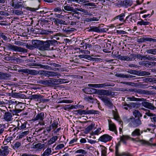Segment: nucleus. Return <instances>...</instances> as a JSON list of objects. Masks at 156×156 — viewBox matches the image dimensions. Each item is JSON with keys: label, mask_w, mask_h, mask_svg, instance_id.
<instances>
[{"label": "nucleus", "mask_w": 156, "mask_h": 156, "mask_svg": "<svg viewBox=\"0 0 156 156\" xmlns=\"http://www.w3.org/2000/svg\"><path fill=\"white\" fill-rule=\"evenodd\" d=\"M97 94L103 96H113L115 95V92L111 90H100L97 91Z\"/></svg>", "instance_id": "obj_7"}, {"label": "nucleus", "mask_w": 156, "mask_h": 156, "mask_svg": "<svg viewBox=\"0 0 156 156\" xmlns=\"http://www.w3.org/2000/svg\"><path fill=\"white\" fill-rule=\"evenodd\" d=\"M112 114L114 116V118L115 119H117L119 118V116L118 115V112L116 111H115L113 110L112 111Z\"/></svg>", "instance_id": "obj_54"}, {"label": "nucleus", "mask_w": 156, "mask_h": 156, "mask_svg": "<svg viewBox=\"0 0 156 156\" xmlns=\"http://www.w3.org/2000/svg\"><path fill=\"white\" fill-rule=\"evenodd\" d=\"M15 14L17 15H20L23 14V12L22 10H16L14 12Z\"/></svg>", "instance_id": "obj_57"}, {"label": "nucleus", "mask_w": 156, "mask_h": 156, "mask_svg": "<svg viewBox=\"0 0 156 156\" xmlns=\"http://www.w3.org/2000/svg\"><path fill=\"white\" fill-rule=\"evenodd\" d=\"M13 137H9L6 138L4 141V143L10 142L11 143L10 141L12 140Z\"/></svg>", "instance_id": "obj_60"}, {"label": "nucleus", "mask_w": 156, "mask_h": 156, "mask_svg": "<svg viewBox=\"0 0 156 156\" xmlns=\"http://www.w3.org/2000/svg\"><path fill=\"white\" fill-rule=\"evenodd\" d=\"M0 155L2 156H5L7 155L9 152V147L8 146H5L2 147L1 149H0Z\"/></svg>", "instance_id": "obj_17"}, {"label": "nucleus", "mask_w": 156, "mask_h": 156, "mask_svg": "<svg viewBox=\"0 0 156 156\" xmlns=\"http://www.w3.org/2000/svg\"><path fill=\"white\" fill-rule=\"evenodd\" d=\"M150 72L146 71H141L140 73V75L141 76H148L151 74Z\"/></svg>", "instance_id": "obj_50"}, {"label": "nucleus", "mask_w": 156, "mask_h": 156, "mask_svg": "<svg viewBox=\"0 0 156 156\" xmlns=\"http://www.w3.org/2000/svg\"><path fill=\"white\" fill-rule=\"evenodd\" d=\"M54 15L56 17L59 18H62L64 17V15H63L62 13H61L60 14L55 13L54 14Z\"/></svg>", "instance_id": "obj_63"}, {"label": "nucleus", "mask_w": 156, "mask_h": 156, "mask_svg": "<svg viewBox=\"0 0 156 156\" xmlns=\"http://www.w3.org/2000/svg\"><path fill=\"white\" fill-rule=\"evenodd\" d=\"M127 99L130 101H143L144 99V98H136L134 97H128Z\"/></svg>", "instance_id": "obj_37"}, {"label": "nucleus", "mask_w": 156, "mask_h": 156, "mask_svg": "<svg viewBox=\"0 0 156 156\" xmlns=\"http://www.w3.org/2000/svg\"><path fill=\"white\" fill-rule=\"evenodd\" d=\"M53 33V31H47L46 30H42L40 32L39 34L41 35H48L49 34H52Z\"/></svg>", "instance_id": "obj_39"}, {"label": "nucleus", "mask_w": 156, "mask_h": 156, "mask_svg": "<svg viewBox=\"0 0 156 156\" xmlns=\"http://www.w3.org/2000/svg\"><path fill=\"white\" fill-rule=\"evenodd\" d=\"M117 76L118 77L122 78H132L134 77V76L130 75L129 74H124L123 73H119L117 74Z\"/></svg>", "instance_id": "obj_26"}, {"label": "nucleus", "mask_w": 156, "mask_h": 156, "mask_svg": "<svg viewBox=\"0 0 156 156\" xmlns=\"http://www.w3.org/2000/svg\"><path fill=\"white\" fill-rule=\"evenodd\" d=\"M28 65L30 66H39L40 68H44L45 69H52L51 67L49 66L46 65H43L40 64H37L34 63H28Z\"/></svg>", "instance_id": "obj_15"}, {"label": "nucleus", "mask_w": 156, "mask_h": 156, "mask_svg": "<svg viewBox=\"0 0 156 156\" xmlns=\"http://www.w3.org/2000/svg\"><path fill=\"white\" fill-rule=\"evenodd\" d=\"M58 123L57 121L55 120H54L53 121L52 124L50 125L52 128V129L53 130V131H55L58 127Z\"/></svg>", "instance_id": "obj_40"}, {"label": "nucleus", "mask_w": 156, "mask_h": 156, "mask_svg": "<svg viewBox=\"0 0 156 156\" xmlns=\"http://www.w3.org/2000/svg\"><path fill=\"white\" fill-rule=\"evenodd\" d=\"M143 133V131H141L140 129L136 128L132 132L131 135L133 137L139 136Z\"/></svg>", "instance_id": "obj_18"}, {"label": "nucleus", "mask_w": 156, "mask_h": 156, "mask_svg": "<svg viewBox=\"0 0 156 156\" xmlns=\"http://www.w3.org/2000/svg\"><path fill=\"white\" fill-rule=\"evenodd\" d=\"M27 124V121H25L23 122H21L20 121L18 122L17 126L19 127V129H23L26 128Z\"/></svg>", "instance_id": "obj_23"}, {"label": "nucleus", "mask_w": 156, "mask_h": 156, "mask_svg": "<svg viewBox=\"0 0 156 156\" xmlns=\"http://www.w3.org/2000/svg\"><path fill=\"white\" fill-rule=\"evenodd\" d=\"M133 115L135 118H139L142 116V114L138 110H135L133 112Z\"/></svg>", "instance_id": "obj_30"}, {"label": "nucleus", "mask_w": 156, "mask_h": 156, "mask_svg": "<svg viewBox=\"0 0 156 156\" xmlns=\"http://www.w3.org/2000/svg\"><path fill=\"white\" fill-rule=\"evenodd\" d=\"M0 37L5 40H8V37L4 34L3 33H0Z\"/></svg>", "instance_id": "obj_64"}, {"label": "nucleus", "mask_w": 156, "mask_h": 156, "mask_svg": "<svg viewBox=\"0 0 156 156\" xmlns=\"http://www.w3.org/2000/svg\"><path fill=\"white\" fill-rule=\"evenodd\" d=\"M137 24L141 26L142 25L146 26L149 25L150 24V23L147 21L146 20H143L142 19H141L140 21H138L137 22Z\"/></svg>", "instance_id": "obj_31"}, {"label": "nucleus", "mask_w": 156, "mask_h": 156, "mask_svg": "<svg viewBox=\"0 0 156 156\" xmlns=\"http://www.w3.org/2000/svg\"><path fill=\"white\" fill-rule=\"evenodd\" d=\"M11 6L15 9H19L23 7L22 2H20L18 0H13L11 2Z\"/></svg>", "instance_id": "obj_9"}, {"label": "nucleus", "mask_w": 156, "mask_h": 156, "mask_svg": "<svg viewBox=\"0 0 156 156\" xmlns=\"http://www.w3.org/2000/svg\"><path fill=\"white\" fill-rule=\"evenodd\" d=\"M112 137L107 134H104L100 136L99 140V141L102 142L106 143L111 140Z\"/></svg>", "instance_id": "obj_10"}, {"label": "nucleus", "mask_w": 156, "mask_h": 156, "mask_svg": "<svg viewBox=\"0 0 156 156\" xmlns=\"http://www.w3.org/2000/svg\"><path fill=\"white\" fill-rule=\"evenodd\" d=\"M74 12V13L72 14L74 18L75 17L77 18V19H79L80 17L78 16V15L79 14H80V13L76 11L75 10Z\"/></svg>", "instance_id": "obj_53"}, {"label": "nucleus", "mask_w": 156, "mask_h": 156, "mask_svg": "<svg viewBox=\"0 0 156 156\" xmlns=\"http://www.w3.org/2000/svg\"><path fill=\"white\" fill-rule=\"evenodd\" d=\"M144 58L149 60L156 61V58H155L154 56L152 55H145Z\"/></svg>", "instance_id": "obj_41"}, {"label": "nucleus", "mask_w": 156, "mask_h": 156, "mask_svg": "<svg viewBox=\"0 0 156 156\" xmlns=\"http://www.w3.org/2000/svg\"><path fill=\"white\" fill-rule=\"evenodd\" d=\"M8 77L9 75L7 73L0 72V80H6Z\"/></svg>", "instance_id": "obj_36"}, {"label": "nucleus", "mask_w": 156, "mask_h": 156, "mask_svg": "<svg viewBox=\"0 0 156 156\" xmlns=\"http://www.w3.org/2000/svg\"><path fill=\"white\" fill-rule=\"evenodd\" d=\"M117 58L121 60L126 61H132L131 58H130L129 56L121 55H118L117 56Z\"/></svg>", "instance_id": "obj_22"}, {"label": "nucleus", "mask_w": 156, "mask_h": 156, "mask_svg": "<svg viewBox=\"0 0 156 156\" xmlns=\"http://www.w3.org/2000/svg\"><path fill=\"white\" fill-rule=\"evenodd\" d=\"M142 105L145 107L151 110L156 109V107L151 103L148 102H144L142 103Z\"/></svg>", "instance_id": "obj_13"}, {"label": "nucleus", "mask_w": 156, "mask_h": 156, "mask_svg": "<svg viewBox=\"0 0 156 156\" xmlns=\"http://www.w3.org/2000/svg\"><path fill=\"white\" fill-rule=\"evenodd\" d=\"M153 62H151L146 61L144 62H142L141 65L147 67H151L153 66Z\"/></svg>", "instance_id": "obj_29"}, {"label": "nucleus", "mask_w": 156, "mask_h": 156, "mask_svg": "<svg viewBox=\"0 0 156 156\" xmlns=\"http://www.w3.org/2000/svg\"><path fill=\"white\" fill-rule=\"evenodd\" d=\"M64 146V145L63 144H60L57 146L55 148V149L56 150H58L62 148Z\"/></svg>", "instance_id": "obj_59"}, {"label": "nucleus", "mask_w": 156, "mask_h": 156, "mask_svg": "<svg viewBox=\"0 0 156 156\" xmlns=\"http://www.w3.org/2000/svg\"><path fill=\"white\" fill-rule=\"evenodd\" d=\"M51 82H52L51 80H41L40 83H41V84H42L51 85L52 84V83H51Z\"/></svg>", "instance_id": "obj_42"}, {"label": "nucleus", "mask_w": 156, "mask_h": 156, "mask_svg": "<svg viewBox=\"0 0 156 156\" xmlns=\"http://www.w3.org/2000/svg\"><path fill=\"white\" fill-rule=\"evenodd\" d=\"M136 142H140L142 145L147 146H156V144H151L148 142L144 140L136 139L135 140Z\"/></svg>", "instance_id": "obj_16"}, {"label": "nucleus", "mask_w": 156, "mask_h": 156, "mask_svg": "<svg viewBox=\"0 0 156 156\" xmlns=\"http://www.w3.org/2000/svg\"><path fill=\"white\" fill-rule=\"evenodd\" d=\"M45 113L44 112H40L35 116L34 117V120L35 121H38L39 124L41 126H44V119L45 117Z\"/></svg>", "instance_id": "obj_3"}, {"label": "nucleus", "mask_w": 156, "mask_h": 156, "mask_svg": "<svg viewBox=\"0 0 156 156\" xmlns=\"http://www.w3.org/2000/svg\"><path fill=\"white\" fill-rule=\"evenodd\" d=\"M145 114L148 116H151V121L153 122H156V115L154 114L151 113H150L149 111L147 112H146Z\"/></svg>", "instance_id": "obj_25"}, {"label": "nucleus", "mask_w": 156, "mask_h": 156, "mask_svg": "<svg viewBox=\"0 0 156 156\" xmlns=\"http://www.w3.org/2000/svg\"><path fill=\"white\" fill-rule=\"evenodd\" d=\"M120 145L119 144H117L115 146V156H131V154L129 153L123 152L119 153V152L118 148Z\"/></svg>", "instance_id": "obj_14"}, {"label": "nucleus", "mask_w": 156, "mask_h": 156, "mask_svg": "<svg viewBox=\"0 0 156 156\" xmlns=\"http://www.w3.org/2000/svg\"><path fill=\"white\" fill-rule=\"evenodd\" d=\"M41 96L40 94H34L32 95L31 97V99H39L41 98Z\"/></svg>", "instance_id": "obj_55"}, {"label": "nucleus", "mask_w": 156, "mask_h": 156, "mask_svg": "<svg viewBox=\"0 0 156 156\" xmlns=\"http://www.w3.org/2000/svg\"><path fill=\"white\" fill-rule=\"evenodd\" d=\"M99 98L106 106L109 107H113V104L112 102V99L111 98L106 96H101Z\"/></svg>", "instance_id": "obj_6"}, {"label": "nucleus", "mask_w": 156, "mask_h": 156, "mask_svg": "<svg viewBox=\"0 0 156 156\" xmlns=\"http://www.w3.org/2000/svg\"><path fill=\"white\" fill-rule=\"evenodd\" d=\"M101 128H98L97 130L94 131H92L90 133V136L89 137L90 138H92L93 139H95V137L94 136L96 135H98L101 132Z\"/></svg>", "instance_id": "obj_20"}, {"label": "nucleus", "mask_w": 156, "mask_h": 156, "mask_svg": "<svg viewBox=\"0 0 156 156\" xmlns=\"http://www.w3.org/2000/svg\"><path fill=\"white\" fill-rule=\"evenodd\" d=\"M94 101H95V100L92 97L91 95L88 96V104L89 103L93 104ZM90 105L88 104V105Z\"/></svg>", "instance_id": "obj_58"}, {"label": "nucleus", "mask_w": 156, "mask_h": 156, "mask_svg": "<svg viewBox=\"0 0 156 156\" xmlns=\"http://www.w3.org/2000/svg\"><path fill=\"white\" fill-rule=\"evenodd\" d=\"M75 112H77V113L80 115H82L88 113V112L87 111L84 110H82L81 109L77 110H76Z\"/></svg>", "instance_id": "obj_44"}, {"label": "nucleus", "mask_w": 156, "mask_h": 156, "mask_svg": "<svg viewBox=\"0 0 156 156\" xmlns=\"http://www.w3.org/2000/svg\"><path fill=\"white\" fill-rule=\"evenodd\" d=\"M63 30L66 33H69L70 32H72L74 31H76V30L74 28H68L67 29H66V28L65 29H64Z\"/></svg>", "instance_id": "obj_45"}, {"label": "nucleus", "mask_w": 156, "mask_h": 156, "mask_svg": "<svg viewBox=\"0 0 156 156\" xmlns=\"http://www.w3.org/2000/svg\"><path fill=\"white\" fill-rule=\"evenodd\" d=\"M99 112L97 110H88V114H98Z\"/></svg>", "instance_id": "obj_51"}, {"label": "nucleus", "mask_w": 156, "mask_h": 156, "mask_svg": "<svg viewBox=\"0 0 156 156\" xmlns=\"http://www.w3.org/2000/svg\"><path fill=\"white\" fill-rule=\"evenodd\" d=\"M9 49H11L15 51H19L21 52H26L27 50L20 47L17 46L10 44H8L6 45Z\"/></svg>", "instance_id": "obj_4"}, {"label": "nucleus", "mask_w": 156, "mask_h": 156, "mask_svg": "<svg viewBox=\"0 0 156 156\" xmlns=\"http://www.w3.org/2000/svg\"><path fill=\"white\" fill-rule=\"evenodd\" d=\"M2 112H5L4 115H3V119L7 122H9L13 119L12 116L10 112L8 111L6 112L5 110H1Z\"/></svg>", "instance_id": "obj_8"}, {"label": "nucleus", "mask_w": 156, "mask_h": 156, "mask_svg": "<svg viewBox=\"0 0 156 156\" xmlns=\"http://www.w3.org/2000/svg\"><path fill=\"white\" fill-rule=\"evenodd\" d=\"M110 86V84L108 83L101 84H88V87H93L95 88H101L105 87H108Z\"/></svg>", "instance_id": "obj_12"}, {"label": "nucleus", "mask_w": 156, "mask_h": 156, "mask_svg": "<svg viewBox=\"0 0 156 156\" xmlns=\"http://www.w3.org/2000/svg\"><path fill=\"white\" fill-rule=\"evenodd\" d=\"M155 38H149V37H146L142 39H140L141 41H148L150 42H152L153 43H156V37H155Z\"/></svg>", "instance_id": "obj_33"}, {"label": "nucleus", "mask_w": 156, "mask_h": 156, "mask_svg": "<svg viewBox=\"0 0 156 156\" xmlns=\"http://www.w3.org/2000/svg\"><path fill=\"white\" fill-rule=\"evenodd\" d=\"M126 122L129 123L128 126L130 127L136 128L140 126L142 123L140 119H135L133 116L127 119Z\"/></svg>", "instance_id": "obj_2"}, {"label": "nucleus", "mask_w": 156, "mask_h": 156, "mask_svg": "<svg viewBox=\"0 0 156 156\" xmlns=\"http://www.w3.org/2000/svg\"><path fill=\"white\" fill-rule=\"evenodd\" d=\"M96 128L95 123L90 121H88V132Z\"/></svg>", "instance_id": "obj_27"}, {"label": "nucleus", "mask_w": 156, "mask_h": 156, "mask_svg": "<svg viewBox=\"0 0 156 156\" xmlns=\"http://www.w3.org/2000/svg\"><path fill=\"white\" fill-rule=\"evenodd\" d=\"M51 80V83H52V84H60V79H53Z\"/></svg>", "instance_id": "obj_62"}, {"label": "nucleus", "mask_w": 156, "mask_h": 156, "mask_svg": "<svg viewBox=\"0 0 156 156\" xmlns=\"http://www.w3.org/2000/svg\"><path fill=\"white\" fill-rule=\"evenodd\" d=\"M69 80L66 79H60V84L66 83L69 82Z\"/></svg>", "instance_id": "obj_61"}, {"label": "nucleus", "mask_w": 156, "mask_h": 156, "mask_svg": "<svg viewBox=\"0 0 156 156\" xmlns=\"http://www.w3.org/2000/svg\"><path fill=\"white\" fill-rule=\"evenodd\" d=\"M99 18L93 17H88V22L93 21H98Z\"/></svg>", "instance_id": "obj_52"}, {"label": "nucleus", "mask_w": 156, "mask_h": 156, "mask_svg": "<svg viewBox=\"0 0 156 156\" xmlns=\"http://www.w3.org/2000/svg\"><path fill=\"white\" fill-rule=\"evenodd\" d=\"M51 148H48L43 152L42 155L43 156H48L51 154Z\"/></svg>", "instance_id": "obj_38"}, {"label": "nucleus", "mask_w": 156, "mask_h": 156, "mask_svg": "<svg viewBox=\"0 0 156 156\" xmlns=\"http://www.w3.org/2000/svg\"><path fill=\"white\" fill-rule=\"evenodd\" d=\"M109 129L112 131H114L115 134L117 133L116 130V128L115 125L112 121L109 122Z\"/></svg>", "instance_id": "obj_19"}, {"label": "nucleus", "mask_w": 156, "mask_h": 156, "mask_svg": "<svg viewBox=\"0 0 156 156\" xmlns=\"http://www.w3.org/2000/svg\"><path fill=\"white\" fill-rule=\"evenodd\" d=\"M62 11H65L64 10L67 11H71L73 12L75 11V10L73 8L70 6L69 5H64L62 7Z\"/></svg>", "instance_id": "obj_21"}, {"label": "nucleus", "mask_w": 156, "mask_h": 156, "mask_svg": "<svg viewBox=\"0 0 156 156\" xmlns=\"http://www.w3.org/2000/svg\"><path fill=\"white\" fill-rule=\"evenodd\" d=\"M96 92V89L90 87H88V94H92L95 93Z\"/></svg>", "instance_id": "obj_48"}, {"label": "nucleus", "mask_w": 156, "mask_h": 156, "mask_svg": "<svg viewBox=\"0 0 156 156\" xmlns=\"http://www.w3.org/2000/svg\"><path fill=\"white\" fill-rule=\"evenodd\" d=\"M79 22L78 21H76L75 20H74L70 22H69V23H70L71 25L73 26L78 25Z\"/></svg>", "instance_id": "obj_56"}, {"label": "nucleus", "mask_w": 156, "mask_h": 156, "mask_svg": "<svg viewBox=\"0 0 156 156\" xmlns=\"http://www.w3.org/2000/svg\"><path fill=\"white\" fill-rule=\"evenodd\" d=\"M137 105L136 103L131 102L129 104H126L124 106H127L128 107L135 108Z\"/></svg>", "instance_id": "obj_49"}, {"label": "nucleus", "mask_w": 156, "mask_h": 156, "mask_svg": "<svg viewBox=\"0 0 156 156\" xmlns=\"http://www.w3.org/2000/svg\"><path fill=\"white\" fill-rule=\"evenodd\" d=\"M128 91L130 92H134L135 93H137L139 94H143L153 95L154 94V93L151 91L137 89H129Z\"/></svg>", "instance_id": "obj_5"}, {"label": "nucleus", "mask_w": 156, "mask_h": 156, "mask_svg": "<svg viewBox=\"0 0 156 156\" xmlns=\"http://www.w3.org/2000/svg\"><path fill=\"white\" fill-rule=\"evenodd\" d=\"M132 3L131 0H126L123 2V5L126 7L131 6Z\"/></svg>", "instance_id": "obj_35"}, {"label": "nucleus", "mask_w": 156, "mask_h": 156, "mask_svg": "<svg viewBox=\"0 0 156 156\" xmlns=\"http://www.w3.org/2000/svg\"><path fill=\"white\" fill-rule=\"evenodd\" d=\"M90 27L89 29L88 27V31H94L98 33L105 31L104 28L100 29V27H97L94 26H91L90 25Z\"/></svg>", "instance_id": "obj_11"}, {"label": "nucleus", "mask_w": 156, "mask_h": 156, "mask_svg": "<svg viewBox=\"0 0 156 156\" xmlns=\"http://www.w3.org/2000/svg\"><path fill=\"white\" fill-rule=\"evenodd\" d=\"M57 42L56 40H48L46 41L39 40H33L32 44L35 48H37L41 51H49L53 49L52 45L55 44Z\"/></svg>", "instance_id": "obj_1"}, {"label": "nucleus", "mask_w": 156, "mask_h": 156, "mask_svg": "<svg viewBox=\"0 0 156 156\" xmlns=\"http://www.w3.org/2000/svg\"><path fill=\"white\" fill-rule=\"evenodd\" d=\"M58 138V137L57 136H53L48 141V145H51L54 143L56 140H57Z\"/></svg>", "instance_id": "obj_34"}, {"label": "nucleus", "mask_w": 156, "mask_h": 156, "mask_svg": "<svg viewBox=\"0 0 156 156\" xmlns=\"http://www.w3.org/2000/svg\"><path fill=\"white\" fill-rule=\"evenodd\" d=\"M125 16V14L124 13H122L119 15L116 16L114 19V20L119 19L121 21H123L124 22L126 23V20H124V17Z\"/></svg>", "instance_id": "obj_24"}, {"label": "nucleus", "mask_w": 156, "mask_h": 156, "mask_svg": "<svg viewBox=\"0 0 156 156\" xmlns=\"http://www.w3.org/2000/svg\"><path fill=\"white\" fill-rule=\"evenodd\" d=\"M21 145V143L20 142H16L14 145L13 148L14 149H17Z\"/></svg>", "instance_id": "obj_47"}, {"label": "nucleus", "mask_w": 156, "mask_h": 156, "mask_svg": "<svg viewBox=\"0 0 156 156\" xmlns=\"http://www.w3.org/2000/svg\"><path fill=\"white\" fill-rule=\"evenodd\" d=\"M54 22L56 23H59L60 24L64 25H67V23H66L64 20H62L58 18H54L53 20Z\"/></svg>", "instance_id": "obj_28"}, {"label": "nucleus", "mask_w": 156, "mask_h": 156, "mask_svg": "<svg viewBox=\"0 0 156 156\" xmlns=\"http://www.w3.org/2000/svg\"><path fill=\"white\" fill-rule=\"evenodd\" d=\"M40 74H44L45 76L48 77H50V71L45 70L41 71L40 73Z\"/></svg>", "instance_id": "obj_46"}, {"label": "nucleus", "mask_w": 156, "mask_h": 156, "mask_svg": "<svg viewBox=\"0 0 156 156\" xmlns=\"http://www.w3.org/2000/svg\"><path fill=\"white\" fill-rule=\"evenodd\" d=\"M148 54L156 55V49H151L147 50L146 51Z\"/></svg>", "instance_id": "obj_43"}, {"label": "nucleus", "mask_w": 156, "mask_h": 156, "mask_svg": "<svg viewBox=\"0 0 156 156\" xmlns=\"http://www.w3.org/2000/svg\"><path fill=\"white\" fill-rule=\"evenodd\" d=\"M14 95L15 97L17 98L20 99H25L26 98V96L25 95L20 93H15Z\"/></svg>", "instance_id": "obj_32"}]
</instances>
